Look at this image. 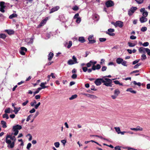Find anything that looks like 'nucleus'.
<instances>
[{
	"instance_id": "bf43d9fd",
	"label": "nucleus",
	"mask_w": 150,
	"mask_h": 150,
	"mask_svg": "<svg viewBox=\"0 0 150 150\" xmlns=\"http://www.w3.org/2000/svg\"><path fill=\"white\" fill-rule=\"evenodd\" d=\"M93 38V35H90L88 38V41L89 40H92Z\"/></svg>"
},
{
	"instance_id": "58836bf2",
	"label": "nucleus",
	"mask_w": 150,
	"mask_h": 150,
	"mask_svg": "<svg viewBox=\"0 0 150 150\" xmlns=\"http://www.w3.org/2000/svg\"><path fill=\"white\" fill-rule=\"evenodd\" d=\"M6 113H10V109L9 108H8L7 109H6L4 111Z\"/></svg>"
},
{
	"instance_id": "09e8293b",
	"label": "nucleus",
	"mask_w": 150,
	"mask_h": 150,
	"mask_svg": "<svg viewBox=\"0 0 150 150\" xmlns=\"http://www.w3.org/2000/svg\"><path fill=\"white\" fill-rule=\"evenodd\" d=\"M99 39L100 41L101 42H105L106 40V39L104 38H100Z\"/></svg>"
},
{
	"instance_id": "6ab92c4d",
	"label": "nucleus",
	"mask_w": 150,
	"mask_h": 150,
	"mask_svg": "<svg viewBox=\"0 0 150 150\" xmlns=\"http://www.w3.org/2000/svg\"><path fill=\"white\" fill-rule=\"evenodd\" d=\"M5 31L9 35L12 34L14 33V31L12 30H5Z\"/></svg>"
},
{
	"instance_id": "e433bc0d",
	"label": "nucleus",
	"mask_w": 150,
	"mask_h": 150,
	"mask_svg": "<svg viewBox=\"0 0 150 150\" xmlns=\"http://www.w3.org/2000/svg\"><path fill=\"white\" fill-rule=\"evenodd\" d=\"M121 64L124 66L127 67V66L126 62L124 60H123Z\"/></svg>"
},
{
	"instance_id": "c85d7f7f",
	"label": "nucleus",
	"mask_w": 150,
	"mask_h": 150,
	"mask_svg": "<svg viewBox=\"0 0 150 150\" xmlns=\"http://www.w3.org/2000/svg\"><path fill=\"white\" fill-rule=\"evenodd\" d=\"M68 64L70 65H71L75 64L74 62L72 59H69L68 62Z\"/></svg>"
},
{
	"instance_id": "c9c22d12",
	"label": "nucleus",
	"mask_w": 150,
	"mask_h": 150,
	"mask_svg": "<svg viewBox=\"0 0 150 150\" xmlns=\"http://www.w3.org/2000/svg\"><path fill=\"white\" fill-rule=\"evenodd\" d=\"M6 37V35L4 34H0V38L2 39H5Z\"/></svg>"
},
{
	"instance_id": "20e7f679",
	"label": "nucleus",
	"mask_w": 150,
	"mask_h": 150,
	"mask_svg": "<svg viewBox=\"0 0 150 150\" xmlns=\"http://www.w3.org/2000/svg\"><path fill=\"white\" fill-rule=\"evenodd\" d=\"M27 51V49L25 47H21V50L19 51V52L21 54L25 55Z\"/></svg>"
},
{
	"instance_id": "f03ea898",
	"label": "nucleus",
	"mask_w": 150,
	"mask_h": 150,
	"mask_svg": "<svg viewBox=\"0 0 150 150\" xmlns=\"http://www.w3.org/2000/svg\"><path fill=\"white\" fill-rule=\"evenodd\" d=\"M16 139L15 136L11 135H7L6 136V142L8 144V148H13L14 146Z\"/></svg>"
},
{
	"instance_id": "aec40b11",
	"label": "nucleus",
	"mask_w": 150,
	"mask_h": 150,
	"mask_svg": "<svg viewBox=\"0 0 150 150\" xmlns=\"http://www.w3.org/2000/svg\"><path fill=\"white\" fill-rule=\"evenodd\" d=\"M1 124L2 125V126L3 128H6L7 127L6 122L4 121H1Z\"/></svg>"
},
{
	"instance_id": "8fccbe9b",
	"label": "nucleus",
	"mask_w": 150,
	"mask_h": 150,
	"mask_svg": "<svg viewBox=\"0 0 150 150\" xmlns=\"http://www.w3.org/2000/svg\"><path fill=\"white\" fill-rule=\"evenodd\" d=\"M107 67H106L105 66H103L102 67L101 69V71H105L107 69Z\"/></svg>"
},
{
	"instance_id": "7c9ffc66",
	"label": "nucleus",
	"mask_w": 150,
	"mask_h": 150,
	"mask_svg": "<svg viewBox=\"0 0 150 150\" xmlns=\"http://www.w3.org/2000/svg\"><path fill=\"white\" fill-rule=\"evenodd\" d=\"M137 9V7H132L131 8L130 10L132 11V13H134Z\"/></svg>"
},
{
	"instance_id": "338daca9",
	"label": "nucleus",
	"mask_w": 150,
	"mask_h": 150,
	"mask_svg": "<svg viewBox=\"0 0 150 150\" xmlns=\"http://www.w3.org/2000/svg\"><path fill=\"white\" fill-rule=\"evenodd\" d=\"M35 109L34 108H33L29 112L31 113H32L35 112Z\"/></svg>"
},
{
	"instance_id": "4be33fe9",
	"label": "nucleus",
	"mask_w": 150,
	"mask_h": 150,
	"mask_svg": "<svg viewBox=\"0 0 150 150\" xmlns=\"http://www.w3.org/2000/svg\"><path fill=\"white\" fill-rule=\"evenodd\" d=\"M88 95V97L92 99H96L97 98L96 96L93 95L89 94V95Z\"/></svg>"
},
{
	"instance_id": "39448f33",
	"label": "nucleus",
	"mask_w": 150,
	"mask_h": 150,
	"mask_svg": "<svg viewBox=\"0 0 150 150\" xmlns=\"http://www.w3.org/2000/svg\"><path fill=\"white\" fill-rule=\"evenodd\" d=\"M105 4L107 7H109L113 6L114 5V3L111 0H109L107 1L106 2Z\"/></svg>"
},
{
	"instance_id": "3c124183",
	"label": "nucleus",
	"mask_w": 150,
	"mask_h": 150,
	"mask_svg": "<svg viewBox=\"0 0 150 150\" xmlns=\"http://www.w3.org/2000/svg\"><path fill=\"white\" fill-rule=\"evenodd\" d=\"M79 9V8L78 7L76 6H74L73 8H72V9L74 10V11H77V10H78Z\"/></svg>"
},
{
	"instance_id": "ea45409f",
	"label": "nucleus",
	"mask_w": 150,
	"mask_h": 150,
	"mask_svg": "<svg viewBox=\"0 0 150 150\" xmlns=\"http://www.w3.org/2000/svg\"><path fill=\"white\" fill-rule=\"evenodd\" d=\"M90 63L91 64V65H95L97 63V62L94 60H91L90 61Z\"/></svg>"
},
{
	"instance_id": "9b49d317",
	"label": "nucleus",
	"mask_w": 150,
	"mask_h": 150,
	"mask_svg": "<svg viewBox=\"0 0 150 150\" xmlns=\"http://www.w3.org/2000/svg\"><path fill=\"white\" fill-rule=\"evenodd\" d=\"M130 129L132 130H134L136 131H142L143 130V128L142 127H140L139 126H138L136 128H131Z\"/></svg>"
},
{
	"instance_id": "4468645a",
	"label": "nucleus",
	"mask_w": 150,
	"mask_h": 150,
	"mask_svg": "<svg viewBox=\"0 0 150 150\" xmlns=\"http://www.w3.org/2000/svg\"><path fill=\"white\" fill-rule=\"evenodd\" d=\"M123 61V59L120 57L116 59V62L118 64H121Z\"/></svg>"
},
{
	"instance_id": "cd10ccee",
	"label": "nucleus",
	"mask_w": 150,
	"mask_h": 150,
	"mask_svg": "<svg viewBox=\"0 0 150 150\" xmlns=\"http://www.w3.org/2000/svg\"><path fill=\"white\" fill-rule=\"evenodd\" d=\"M46 84V82L42 83L40 84V86L42 87V88H45L47 87V86H45V85Z\"/></svg>"
},
{
	"instance_id": "864d4df0",
	"label": "nucleus",
	"mask_w": 150,
	"mask_h": 150,
	"mask_svg": "<svg viewBox=\"0 0 150 150\" xmlns=\"http://www.w3.org/2000/svg\"><path fill=\"white\" fill-rule=\"evenodd\" d=\"M139 59H137V60H136L134 61L133 62L132 64L133 65H134V64H136L137 63H138L139 62Z\"/></svg>"
},
{
	"instance_id": "4d7b16f0",
	"label": "nucleus",
	"mask_w": 150,
	"mask_h": 150,
	"mask_svg": "<svg viewBox=\"0 0 150 150\" xmlns=\"http://www.w3.org/2000/svg\"><path fill=\"white\" fill-rule=\"evenodd\" d=\"M77 77V75L76 74H73L71 77L73 79H75Z\"/></svg>"
},
{
	"instance_id": "412c9836",
	"label": "nucleus",
	"mask_w": 150,
	"mask_h": 150,
	"mask_svg": "<svg viewBox=\"0 0 150 150\" xmlns=\"http://www.w3.org/2000/svg\"><path fill=\"white\" fill-rule=\"evenodd\" d=\"M120 91L118 89H116L114 91V94L117 96L120 93Z\"/></svg>"
},
{
	"instance_id": "2eb2a0df",
	"label": "nucleus",
	"mask_w": 150,
	"mask_h": 150,
	"mask_svg": "<svg viewBox=\"0 0 150 150\" xmlns=\"http://www.w3.org/2000/svg\"><path fill=\"white\" fill-rule=\"evenodd\" d=\"M47 18L46 19V18H45V19L42 20L41 22L40 23V25H39V27H41V26H42L44 24H45L46 23L47 20Z\"/></svg>"
},
{
	"instance_id": "a19ab883",
	"label": "nucleus",
	"mask_w": 150,
	"mask_h": 150,
	"mask_svg": "<svg viewBox=\"0 0 150 150\" xmlns=\"http://www.w3.org/2000/svg\"><path fill=\"white\" fill-rule=\"evenodd\" d=\"M76 19V22L77 23H79L81 22V19L80 18H78Z\"/></svg>"
},
{
	"instance_id": "0eeeda50",
	"label": "nucleus",
	"mask_w": 150,
	"mask_h": 150,
	"mask_svg": "<svg viewBox=\"0 0 150 150\" xmlns=\"http://www.w3.org/2000/svg\"><path fill=\"white\" fill-rule=\"evenodd\" d=\"M4 4L5 3L3 1H1L0 3V11L2 13H4L5 11L4 9L5 8L6 6L4 5Z\"/></svg>"
},
{
	"instance_id": "0e129e2a",
	"label": "nucleus",
	"mask_w": 150,
	"mask_h": 150,
	"mask_svg": "<svg viewBox=\"0 0 150 150\" xmlns=\"http://www.w3.org/2000/svg\"><path fill=\"white\" fill-rule=\"evenodd\" d=\"M130 38L132 40H135L136 39V37L134 35H131L130 36Z\"/></svg>"
},
{
	"instance_id": "f8f14e48",
	"label": "nucleus",
	"mask_w": 150,
	"mask_h": 150,
	"mask_svg": "<svg viewBox=\"0 0 150 150\" xmlns=\"http://www.w3.org/2000/svg\"><path fill=\"white\" fill-rule=\"evenodd\" d=\"M59 7L57 6L52 8V9H51L50 11V13H51L56 11H57L59 9Z\"/></svg>"
},
{
	"instance_id": "5fc2aeb1",
	"label": "nucleus",
	"mask_w": 150,
	"mask_h": 150,
	"mask_svg": "<svg viewBox=\"0 0 150 150\" xmlns=\"http://www.w3.org/2000/svg\"><path fill=\"white\" fill-rule=\"evenodd\" d=\"M149 45V43L148 42H144L142 45L144 47H146L148 46Z\"/></svg>"
},
{
	"instance_id": "6e6552de",
	"label": "nucleus",
	"mask_w": 150,
	"mask_h": 150,
	"mask_svg": "<svg viewBox=\"0 0 150 150\" xmlns=\"http://www.w3.org/2000/svg\"><path fill=\"white\" fill-rule=\"evenodd\" d=\"M115 27H119L120 28H121L123 26V23L121 21H117L115 23Z\"/></svg>"
},
{
	"instance_id": "79ce46f5",
	"label": "nucleus",
	"mask_w": 150,
	"mask_h": 150,
	"mask_svg": "<svg viewBox=\"0 0 150 150\" xmlns=\"http://www.w3.org/2000/svg\"><path fill=\"white\" fill-rule=\"evenodd\" d=\"M142 64V63H138L136 65H135L134 67V68L135 69H137L138 68L139 66H140Z\"/></svg>"
},
{
	"instance_id": "7ed1b4c3",
	"label": "nucleus",
	"mask_w": 150,
	"mask_h": 150,
	"mask_svg": "<svg viewBox=\"0 0 150 150\" xmlns=\"http://www.w3.org/2000/svg\"><path fill=\"white\" fill-rule=\"evenodd\" d=\"M22 128L21 125H16L13 126L12 130L14 132V134L15 136L17 135L18 133V130H20Z\"/></svg>"
},
{
	"instance_id": "a211bd4d",
	"label": "nucleus",
	"mask_w": 150,
	"mask_h": 150,
	"mask_svg": "<svg viewBox=\"0 0 150 150\" xmlns=\"http://www.w3.org/2000/svg\"><path fill=\"white\" fill-rule=\"evenodd\" d=\"M127 91H129L131 93L135 94L136 93V91L133 90L131 88H129L127 89L126 90Z\"/></svg>"
},
{
	"instance_id": "603ef678",
	"label": "nucleus",
	"mask_w": 150,
	"mask_h": 150,
	"mask_svg": "<svg viewBox=\"0 0 150 150\" xmlns=\"http://www.w3.org/2000/svg\"><path fill=\"white\" fill-rule=\"evenodd\" d=\"M31 144L30 143H28L27 145V149L29 150L30 148L31 147Z\"/></svg>"
},
{
	"instance_id": "bb28decb",
	"label": "nucleus",
	"mask_w": 150,
	"mask_h": 150,
	"mask_svg": "<svg viewBox=\"0 0 150 150\" xmlns=\"http://www.w3.org/2000/svg\"><path fill=\"white\" fill-rule=\"evenodd\" d=\"M128 44L129 46L131 47H133L135 45H136V44L131 43L130 42H128Z\"/></svg>"
},
{
	"instance_id": "ddd939ff",
	"label": "nucleus",
	"mask_w": 150,
	"mask_h": 150,
	"mask_svg": "<svg viewBox=\"0 0 150 150\" xmlns=\"http://www.w3.org/2000/svg\"><path fill=\"white\" fill-rule=\"evenodd\" d=\"M147 20V18L144 16L140 18V21L141 23H144L146 22Z\"/></svg>"
},
{
	"instance_id": "393cba45",
	"label": "nucleus",
	"mask_w": 150,
	"mask_h": 150,
	"mask_svg": "<svg viewBox=\"0 0 150 150\" xmlns=\"http://www.w3.org/2000/svg\"><path fill=\"white\" fill-rule=\"evenodd\" d=\"M77 97V96L76 94H74V95H72L71 97L69 98V100H72L76 98Z\"/></svg>"
},
{
	"instance_id": "052dcab7",
	"label": "nucleus",
	"mask_w": 150,
	"mask_h": 150,
	"mask_svg": "<svg viewBox=\"0 0 150 150\" xmlns=\"http://www.w3.org/2000/svg\"><path fill=\"white\" fill-rule=\"evenodd\" d=\"M32 115H29L26 119V121L28 122L30 119V118L31 117Z\"/></svg>"
},
{
	"instance_id": "a878e982",
	"label": "nucleus",
	"mask_w": 150,
	"mask_h": 150,
	"mask_svg": "<svg viewBox=\"0 0 150 150\" xmlns=\"http://www.w3.org/2000/svg\"><path fill=\"white\" fill-rule=\"evenodd\" d=\"M79 41L81 42H83L85 41V39L83 37H80L79 38Z\"/></svg>"
},
{
	"instance_id": "b1692460",
	"label": "nucleus",
	"mask_w": 150,
	"mask_h": 150,
	"mask_svg": "<svg viewBox=\"0 0 150 150\" xmlns=\"http://www.w3.org/2000/svg\"><path fill=\"white\" fill-rule=\"evenodd\" d=\"M29 40H30V41L28 42V44H32V43L33 42V39L32 38H31L29 39H27L26 40V41H28Z\"/></svg>"
},
{
	"instance_id": "6e6d98bb",
	"label": "nucleus",
	"mask_w": 150,
	"mask_h": 150,
	"mask_svg": "<svg viewBox=\"0 0 150 150\" xmlns=\"http://www.w3.org/2000/svg\"><path fill=\"white\" fill-rule=\"evenodd\" d=\"M79 14L78 13H77L76 14L74 15V19H76L78 18H79Z\"/></svg>"
},
{
	"instance_id": "a18cd8bd",
	"label": "nucleus",
	"mask_w": 150,
	"mask_h": 150,
	"mask_svg": "<svg viewBox=\"0 0 150 150\" xmlns=\"http://www.w3.org/2000/svg\"><path fill=\"white\" fill-rule=\"evenodd\" d=\"M143 16L146 17L148 15V13L147 11H145V12L143 13Z\"/></svg>"
},
{
	"instance_id": "f257e3e1",
	"label": "nucleus",
	"mask_w": 150,
	"mask_h": 150,
	"mask_svg": "<svg viewBox=\"0 0 150 150\" xmlns=\"http://www.w3.org/2000/svg\"><path fill=\"white\" fill-rule=\"evenodd\" d=\"M112 80L107 78L103 77L102 78L97 79L95 81V83L96 85L98 86L100 85L102 83H103V85L107 86L112 87Z\"/></svg>"
},
{
	"instance_id": "680f3d73",
	"label": "nucleus",
	"mask_w": 150,
	"mask_h": 150,
	"mask_svg": "<svg viewBox=\"0 0 150 150\" xmlns=\"http://www.w3.org/2000/svg\"><path fill=\"white\" fill-rule=\"evenodd\" d=\"M61 142L62 143L64 146L67 142L65 140H63L61 141Z\"/></svg>"
},
{
	"instance_id": "9d476101",
	"label": "nucleus",
	"mask_w": 150,
	"mask_h": 150,
	"mask_svg": "<svg viewBox=\"0 0 150 150\" xmlns=\"http://www.w3.org/2000/svg\"><path fill=\"white\" fill-rule=\"evenodd\" d=\"M147 48H145L143 47H141L139 49V52L140 53H145V52H147Z\"/></svg>"
},
{
	"instance_id": "c03bdc74",
	"label": "nucleus",
	"mask_w": 150,
	"mask_h": 150,
	"mask_svg": "<svg viewBox=\"0 0 150 150\" xmlns=\"http://www.w3.org/2000/svg\"><path fill=\"white\" fill-rule=\"evenodd\" d=\"M96 41L95 40L92 39L89 41V43L90 44H93L95 43Z\"/></svg>"
},
{
	"instance_id": "e2e57ef3",
	"label": "nucleus",
	"mask_w": 150,
	"mask_h": 150,
	"mask_svg": "<svg viewBox=\"0 0 150 150\" xmlns=\"http://www.w3.org/2000/svg\"><path fill=\"white\" fill-rule=\"evenodd\" d=\"M101 68V67L100 64H97L96 66V69H100Z\"/></svg>"
},
{
	"instance_id": "f3484780",
	"label": "nucleus",
	"mask_w": 150,
	"mask_h": 150,
	"mask_svg": "<svg viewBox=\"0 0 150 150\" xmlns=\"http://www.w3.org/2000/svg\"><path fill=\"white\" fill-rule=\"evenodd\" d=\"M14 110H13V112L15 113L16 114H17L18 111L20 110L21 109V108L20 107H18V108H17L16 107H14Z\"/></svg>"
},
{
	"instance_id": "72a5a7b5",
	"label": "nucleus",
	"mask_w": 150,
	"mask_h": 150,
	"mask_svg": "<svg viewBox=\"0 0 150 150\" xmlns=\"http://www.w3.org/2000/svg\"><path fill=\"white\" fill-rule=\"evenodd\" d=\"M54 145L56 148H58L59 147L60 144L59 142H57L54 143Z\"/></svg>"
},
{
	"instance_id": "37998d69",
	"label": "nucleus",
	"mask_w": 150,
	"mask_h": 150,
	"mask_svg": "<svg viewBox=\"0 0 150 150\" xmlns=\"http://www.w3.org/2000/svg\"><path fill=\"white\" fill-rule=\"evenodd\" d=\"M147 28L146 27H142V28L141 29V31L142 32H145L147 30Z\"/></svg>"
},
{
	"instance_id": "5701e85b",
	"label": "nucleus",
	"mask_w": 150,
	"mask_h": 150,
	"mask_svg": "<svg viewBox=\"0 0 150 150\" xmlns=\"http://www.w3.org/2000/svg\"><path fill=\"white\" fill-rule=\"evenodd\" d=\"M17 15L16 13H13L10 15L9 17L10 19H12L13 18L16 17Z\"/></svg>"
},
{
	"instance_id": "13d9d810",
	"label": "nucleus",
	"mask_w": 150,
	"mask_h": 150,
	"mask_svg": "<svg viewBox=\"0 0 150 150\" xmlns=\"http://www.w3.org/2000/svg\"><path fill=\"white\" fill-rule=\"evenodd\" d=\"M91 89L92 90L94 91H96L97 90V89L95 88V86L93 85L91 86Z\"/></svg>"
},
{
	"instance_id": "774afa93",
	"label": "nucleus",
	"mask_w": 150,
	"mask_h": 150,
	"mask_svg": "<svg viewBox=\"0 0 150 150\" xmlns=\"http://www.w3.org/2000/svg\"><path fill=\"white\" fill-rule=\"evenodd\" d=\"M28 102V100H27L25 102L22 103V105L23 106H25Z\"/></svg>"
},
{
	"instance_id": "423d86ee",
	"label": "nucleus",
	"mask_w": 150,
	"mask_h": 150,
	"mask_svg": "<svg viewBox=\"0 0 150 150\" xmlns=\"http://www.w3.org/2000/svg\"><path fill=\"white\" fill-rule=\"evenodd\" d=\"M108 32H106V33L110 36H113L115 35V33L113 32L115 31V30L113 29L110 28L108 30Z\"/></svg>"
},
{
	"instance_id": "4c0bfd02",
	"label": "nucleus",
	"mask_w": 150,
	"mask_h": 150,
	"mask_svg": "<svg viewBox=\"0 0 150 150\" xmlns=\"http://www.w3.org/2000/svg\"><path fill=\"white\" fill-rule=\"evenodd\" d=\"M3 118H6V119H8L9 118L8 115L6 113H5L3 115Z\"/></svg>"
},
{
	"instance_id": "2f4dec72",
	"label": "nucleus",
	"mask_w": 150,
	"mask_h": 150,
	"mask_svg": "<svg viewBox=\"0 0 150 150\" xmlns=\"http://www.w3.org/2000/svg\"><path fill=\"white\" fill-rule=\"evenodd\" d=\"M113 82L115 84H119L120 86H122V83H120V82L118 80H115L113 81Z\"/></svg>"
},
{
	"instance_id": "dca6fc26",
	"label": "nucleus",
	"mask_w": 150,
	"mask_h": 150,
	"mask_svg": "<svg viewBox=\"0 0 150 150\" xmlns=\"http://www.w3.org/2000/svg\"><path fill=\"white\" fill-rule=\"evenodd\" d=\"M54 56V54L53 53L50 52L48 55V59L49 60H50L52 59L53 56Z\"/></svg>"
},
{
	"instance_id": "69168bd1",
	"label": "nucleus",
	"mask_w": 150,
	"mask_h": 150,
	"mask_svg": "<svg viewBox=\"0 0 150 150\" xmlns=\"http://www.w3.org/2000/svg\"><path fill=\"white\" fill-rule=\"evenodd\" d=\"M115 149L116 150H120L121 149L120 147L119 146H117L116 147H115Z\"/></svg>"
},
{
	"instance_id": "f704fd0d",
	"label": "nucleus",
	"mask_w": 150,
	"mask_h": 150,
	"mask_svg": "<svg viewBox=\"0 0 150 150\" xmlns=\"http://www.w3.org/2000/svg\"><path fill=\"white\" fill-rule=\"evenodd\" d=\"M93 18L94 20H98V15H93Z\"/></svg>"
},
{
	"instance_id": "473e14b6",
	"label": "nucleus",
	"mask_w": 150,
	"mask_h": 150,
	"mask_svg": "<svg viewBox=\"0 0 150 150\" xmlns=\"http://www.w3.org/2000/svg\"><path fill=\"white\" fill-rule=\"evenodd\" d=\"M72 59H73V60L75 64L78 63V62L77 61V59L74 56H73L72 57Z\"/></svg>"
},
{
	"instance_id": "49530a36",
	"label": "nucleus",
	"mask_w": 150,
	"mask_h": 150,
	"mask_svg": "<svg viewBox=\"0 0 150 150\" xmlns=\"http://www.w3.org/2000/svg\"><path fill=\"white\" fill-rule=\"evenodd\" d=\"M146 58V55L145 54H143L142 55V58L141 59L142 60H145Z\"/></svg>"
},
{
	"instance_id": "c756f323",
	"label": "nucleus",
	"mask_w": 150,
	"mask_h": 150,
	"mask_svg": "<svg viewBox=\"0 0 150 150\" xmlns=\"http://www.w3.org/2000/svg\"><path fill=\"white\" fill-rule=\"evenodd\" d=\"M115 129L116 132H117L118 134H120V129L119 127H115Z\"/></svg>"
},
{
	"instance_id": "1a4fd4ad",
	"label": "nucleus",
	"mask_w": 150,
	"mask_h": 150,
	"mask_svg": "<svg viewBox=\"0 0 150 150\" xmlns=\"http://www.w3.org/2000/svg\"><path fill=\"white\" fill-rule=\"evenodd\" d=\"M65 47H67L68 48H69L72 45V42L69 41L68 43L67 42H65L64 43Z\"/></svg>"
},
{
	"instance_id": "de8ad7c7",
	"label": "nucleus",
	"mask_w": 150,
	"mask_h": 150,
	"mask_svg": "<svg viewBox=\"0 0 150 150\" xmlns=\"http://www.w3.org/2000/svg\"><path fill=\"white\" fill-rule=\"evenodd\" d=\"M138 4H141L143 2V0H135Z\"/></svg>"
}]
</instances>
